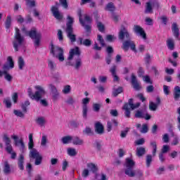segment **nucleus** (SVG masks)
<instances>
[{"instance_id": "obj_35", "label": "nucleus", "mask_w": 180, "mask_h": 180, "mask_svg": "<svg viewBox=\"0 0 180 180\" xmlns=\"http://www.w3.org/2000/svg\"><path fill=\"white\" fill-rule=\"evenodd\" d=\"M67 153L70 155V157H75L77 155V150L74 148H68L67 149Z\"/></svg>"}, {"instance_id": "obj_12", "label": "nucleus", "mask_w": 180, "mask_h": 180, "mask_svg": "<svg viewBox=\"0 0 180 180\" xmlns=\"http://www.w3.org/2000/svg\"><path fill=\"white\" fill-rule=\"evenodd\" d=\"M11 139L14 140V146L15 147H18L21 153H25V143L23 142V139H19V136L15 134L11 135Z\"/></svg>"}, {"instance_id": "obj_1", "label": "nucleus", "mask_w": 180, "mask_h": 180, "mask_svg": "<svg viewBox=\"0 0 180 180\" xmlns=\"http://www.w3.org/2000/svg\"><path fill=\"white\" fill-rule=\"evenodd\" d=\"M81 51H79V48L77 46L71 49L69 57L68 58V62L67 63V65H72V67L78 70L82 65V60H81V57H79Z\"/></svg>"}, {"instance_id": "obj_49", "label": "nucleus", "mask_w": 180, "mask_h": 180, "mask_svg": "<svg viewBox=\"0 0 180 180\" xmlns=\"http://www.w3.org/2000/svg\"><path fill=\"white\" fill-rule=\"evenodd\" d=\"M122 92H123V88L119 87L112 91V95L114 96H117V95H119V94H122Z\"/></svg>"}, {"instance_id": "obj_42", "label": "nucleus", "mask_w": 180, "mask_h": 180, "mask_svg": "<svg viewBox=\"0 0 180 180\" xmlns=\"http://www.w3.org/2000/svg\"><path fill=\"white\" fill-rule=\"evenodd\" d=\"M115 5H113V3H110L107 4L105 6V11H109L110 12H113L115 11Z\"/></svg>"}, {"instance_id": "obj_15", "label": "nucleus", "mask_w": 180, "mask_h": 180, "mask_svg": "<svg viewBox=\"0 0 180 180\" xmlns=\"http://www.w3.org/2000/svg\"><path fill=\"white\" fill-rule=\"evenodd\" d=\"M134 32L136 33V34H137V36H140L142 39H143V40L147 39L146 32H144V30L140 25H134Z\"/></svg>"}, {"instance_id": "obj_11", "label": "nucleus", "mask_w": 180, "mask_h": 180, "mask_svg": "<svg viewBox=\"0 0 180 180\" xmlns=\"http://www.w3.org/2000/svg\"><path fill=\"white\" fill-rule=\"evenodd\" d=\"M139 106H140V103L133 104V99H129V103H125L122 108V109L125 110V116L130 117V110H134V109H137Z\"/></svg>"}, {"instance_id": "obj_48", "label": "nucleus", "mask_w": 180, "mask_h": 180, "mask_svg": "<svg viewBox=\"0 0 180 180\" xmlns=\"http://www.w3.org/2000/svg\"><path fill=\"white\" fill-rule=\"evenodd\" d=\"M30 105V102L29 101H25V103L22 105V109L23 110L24 113H26L27 112V110L26 108Z\"/></svg>"}, {"instance_id": "obj_16", "label": "nucleus", "mask_w": 180, "mask_h": 180, "mask_svg": "<svg viewBox=\"0 0 180 180\" xmlns=\"http://www.w3.org/2000/svg\"><path fill=\"white\" fill-rule=\"evenodd\" d=\"M89 98H83L82 101V114L84 119H86L88 116V105L89 103Z\"/></svg>"}, {"instance_id": "obj_34", "label": "nucleus", "mask_w": 180, "mask_h": 180, "mask_svg": "<svg viewBox=\"0 0 180 180\" xmlns=\"http://www.w3.org/2000/svg\"><path fill=\"white\" fill-rule=\"evenodd\" d=\"M25 160V156L23 154L20 155V157L18 158V167L20 169L23 170V161Z\"/></svg>"}, {"instance_id": "obj_64", "label": "nucleus", "mask_w": 180, "mask_h": 180, "mask_svg": "<svg viewBox=\"0 0 180 180\" xmlns=\"http://www.w3.org/2000/svg\"><path fill=\"white\" fill-rule=\"evenodd\" d=\"M143 80L146 82V84H153L151 79H150L149 76H144Z\"/></svg>"}, {"instance_id": "obj_54", "label": "nucleus", "mask_w": 180, "mask_h": 180, "mask_svg": "<svg viewBox=\"0 0 180 180\" xmlns=\"http://www.w3.org/2000/svg\"><path fill=\"white\" fill-rule=\"evenodd\" d=\"M14 115L18 117H23L25 116V114H23V112L19 110H15Z\"/></svg>"}, {"instance_id": "obj_14", "label": "nucleus", "mask_w": 180, "mask_h": 180, "mask_svg": "<svg viewBox=\"0 0 180 180\" xmlns=\"http://www.w3.org/2000/svg\"><path fill=\"white\" fill-rule=\"evenodd\" d=\"M158 6V1L157 0H149L146 2L145 13H153V8Z\"/></svg>"}, {"instance_id": "obj_6", "label": "nucleus", "mask_w": 180, "mask_h": 180, "mask_svg": "<svg viewBox=\"0 0 180 180\" xmlns=\"http://www.w3.org/2000/svg\"><path fill=\"white\" fill-rule=\"evenodd\" d=\"M50 50L51 54H53V57H56L59 60V61H63L64 60V51L63 49L54 46L53 42L50 44Z\"/></svg>"}, {"instance_id": "obj_37", "label": "nucleus", "mask_w": 180, "mask_h": 180, "mask_svg": "<svg viewBox=\"0 0 180 180\" xmlns=\"http://www.w3.org/2000/svg\"><path fill=\"white\" fill-rule=\"evenodd\" d=\"M146 153V148L143 147H139L136 148V155L138 157H141V155H143V154Z\"/></svg>"}, {"instance_id": "obj_23", "label": "nucleus", "mask_w": 180, "mask_h": 180, "mask_svg": "<svg viewBox=\"0 0 180 180\" xmlns=\"http://www.w3.org/2000/svg\"><path fill=\"white\" fill-rule=\"evenodd\" d=\"M156 103L153 102V101H150L149 103V109L150 110H153V112L157 110V108H158V105H160V98H156Z\"/></svg>"}, {"instance_id": "obj_36", "label": "nucleus", "mask_w": 180, "mask_h": 180, "mask_svg": "<svg viewBox=\"0 0 180 180\" xmlns=\"http://www.w3.org/2000/svg\"><path fill=\"white\" fill-rule=\"evenodd\" d=\"M18 64L19 69L23 70V67H25V60L22 56L18 57Z\"/></svg>"}, {"instance_id": "obj_62", "label": "nucleus", "mask_w": 180, "mask_h": 180, "mask_svg": "<svg viewBox=\"0 0 180 180\" xmlns=\"http://www.w3.org/2000/svg\"><path fill=\"white\" fill-rule=\"evenodd\" d=\"M4 78L6 79V81L11 82L12 81V76L6 72V71H4Z\"/></svg>"}, {"instance_id": "obj_20", "label": "nucleus", "mask_w": 180, "mask_h": 180, "mask_svg": "<svg viewBox=\"0 0 180 180\" xmlns=\"http://www.w3.org/2000/svg\"><path fill=\"white\" fill-rule=\"evenodd\" d=\"M15 67V64L13 63V59L12 56H8L7 58V63L4 65L3 70H11Z\"/></svg>"}, {"instance_id": "obj_63", "label": "nucleus", "mask_w": 180, "mask_h": 180, "mask_svg": "<svg viewBox=\"0 0 180 180\" xmlns=\"http://www.w3.org/2000/svg\"><path fill=\"white\" fill-rule=\"evenodd\" d=\"M16 20L18 23H23L25 22V18L20 15L16 16Z\"/></svg>"}, {"instance_id": "obj_28", "label": "nucleus", "mask_w": 180, "mask_h": 180, "mask_svg": "<svg viewBox=\"0 0 180 180\" xmlns=\"http://www.w3.org/2000/svg\"><path fill=\"white\" fill-rule=\"evenodd\" d=\"M95 130L98 134H102L103 133V125L101 122H96L95 124Z\"/></svg>"}, {"instance_id": "obj_52", "label": "nucleus", "mask_w": 180, "mask_h": 180, "mask_svg": "<svg viewBox=\"0 0 180 180\" xmlns=\"http://www.w3.org/2000/svg\"><path fill=\"white\" fill-rule=\"evenodd\" d=\"M97 39L100 44L103 47L105 46V40L103 39V37H102V35L98 34Z\"/></svg>"}, {"instance_id": "obj_13", "label": "nucleus", "mask_w": 180, "mask_h": 180, "mask_svg": "<svg viewBox=\"0 0 180 180\" xmlns=\"http://www.w3.org/2000/svg\"><path fill=\"white\" fill-rule=\"evenodd\" d=\"M129 48H130V49L134 51V53H138V50L136 49V44L134 43V41H131V40H128V41H125L123 44H122V49L123 50H124V51H127V50H129Z\"/></svg>"}, {"instance_id": "obj_40", "label": "nucleus", "mask_w": 180, "mask_h": 180, "mask_svg": "<svg viewBox=\"0 0 180 180\" xmlns=\"http://www.w3.org/2000/svg\"><path fill=\"white\" fill-rule=\"evenodd\" d=\"M37 123L39 124V126H44L46 123V119L43 117H39L37 119Z\"/></svg>"}, {"instance_id": "obj_2", "label": "nucleus", "mask_w": 180, "mask_h": 180, "mask_svg": "<svg viewBox=\"0 0 180 180\" xmlns=\"http://www.w3.org/2000/svg\"><path fill=\"white\" fill-rule=\"evenodd\" d=\"M33 147H34V142L33 141V134H30L28 142V148L30 150V158L35 159V165H40L41 164V160H43V157H41V155H40L39 151L33 148Z\"/></svg>"}, {"instance_id": "obj_18", "label": "nucleus", "mask_w": 180, "mask_h": 180, "mask_svg": "<svg viewBox=\"0 0 180 180\" xmlns=\"http://www.w3.org/2000/svg\"><path fill=\"white\" fill-rule=\"evenodd\" d=\"M124 36L126 39L130 38V34H129V32H127V29H126V27L124 26H122L119 32V39L120 40H124Z\"/></svg>"}, {"instance_id": "obj_44", "label": "nucleus", "mask_w": 180, "mask_h": 180, "mask_svg": "<svg viewBox=\"0 0 180 180\" xmlns=\"http://www.w3.org/2000/svg\"><path fill=\"white\" fill-rule=\"evenodd\" d=\"M82 178H87V176H89V169L88 168H84L82 171Z\"/></svg>"}, {"instance_id": "obj_51", "label": "nucleus", "mask_w": 180, "mask_h": 180, "mask_svg": "<svg viewBox=\"0 0 180 180\" xmlns=\"http://www.w3.org/2000/svg\"><path fill=\"white\" fill-rule=\"evenodd\" d=\"M63 92L65 94H70V92H71V86H70V85L65 86L63 89Z\"/></svg>"}, {"instance_id": "obj_47", "label": "nucleus", "mask_w": 180, "mask_h": 180, "mask_svg": "<svg viewBox=\"0 0 180 180\" xmlns=\"http://www.w3.org/2000/svg\"><path fill=\"white\" fill-rule=\"evenodd\" d=\"M97 27H98L99 32H101V33H103V32H105V25L103 24H102V22H98Z\"/></svg>"}, {"instance_id": "obj_46", "label": "nucleus", "mask_w": 180, "mask_h": 180, "mask_svg": "<svg viewBox=\"0 0 180 180\" xmlns=\"http://www.w3.org/2000/svg\"><path fill=\"white\" fill-rule=\"evenodd\" d=\"M41 146L42 147H46V146H47V136L46 135L42 136V138L41 140Z\"/></svg>"}, {"instance_id": "obj_53", "label": "nucleus", "mask_w": 180, "mask_h": 180, "mask_svg": "<svg viewBox=\"0 0 180 180\" xmlns=\"http://www.w3.org/2000/svg\"><path fill=\"white\" fill-rule=\"evenodd\" d=\"M4 172L5 174H9L11 172V167H9V164L7 162L4 163Z\"/></svg>"}, {"instance_id": "obj_7", "label": "nucleus", "mask_w": 180, "mask_h": 180, "mask_svg": "<svg viewBox=\"0 0 180 180\" xmlns=\"http://www.w3.org/2000/svg\"><path fill=\"white\" fill-rule=\"evenodd\" d=\"M135 162L133 159L128 158L126 159L124 167H125V174L126 175H128V176H130L131 178H133L135 175L134 170H133V168H134Z\"/></svg>"}, {"instance_id": "obj_33", "label": "nucleus", "mask_w": 180, "mask_h": 180, "mask_svg": "<svg viewBox=\"0 0 180 180\" xmlns=\"http://www.w3.org/2000/svg\"><path fill=\"white\" fill-rule=\"evenodd\" d=\"M48 68H49V70H51V71H54V70H56V68H57V65L56 64V63H54V61H53L51 60H48Z\"/></svg>"}, {"instance_id": "obj_39", "label": "nucleus", "mask_w": 180, "mask_h": 180, "mask_svg": "<svg viewBox=\"0 0 180 180\" xmlns=\"http://www.w3.org/2000/svg\"><path fill=\"white\" fill-rule=\"evenodd\" d=\"M150 146L153 148L152 154L153 157H155V153H157V142L155 141L150 142Z\"/></svg>"}, {"instance_id": "obj_4", "label": "nucleus", "mask_w": 180, "mask_h": 180, "mask_svg": "<svg viewBox=\"0 0 180 180\" xmlns=\"http://www.w3.org/2000/svg\"><path fill=\"white\" fill-rule=\"evenodd\" d=\"M22 34L29 36L32 40H34V44L35 47H39L40 46V41L41 40V33L37 32L36 28L32 29L30 32L26 30L25 27L22 28Z\"/></svg>"}, {"instance_id": "obj_24", "label": "nucleus", "mask_w": 180, "mask_h": 180, "mask_svg": "<svg viewBox=\"0 0 180 180\" xmlns=\"http://www.w3.org/2000/svg\"><path fill=\"white\" fill-rule=\"evenodd\" d=\"M131 84L134 88V89L139 90L141 86H140V83L137 82L136 79V76L134 75H131Z\"/></svg>"}, {"instance_id": "obj_10", "label": "nucleus", "mask_w": 180, "mask_h": 180, "mask_svg": "<svg viewBox=\"0 0 180 180\" xmlns=\"http://www.w3.org/2000/svg\"><path fill=\"white\" fill-rule=\"evenodd\" d=\"M72 23H74V18L68 15L66 32L68 33V37L70 39L72 43L75 41V34L72 33Z\"/></svg>"}, {"instance_id": "obj_61", "label": "nucleus", "mask_w": 180, "mask_h": 180, "mask_svg": "<svg viewBox=\"0 0 180 180\" xmlns=\"http://www.w3.org/2000/svg\"><path fill=\"white\" fill-rule=\"evenodd\" d=\"M168 151H169V146L164 145L162 148V153L163 154H165V153H168Z\"/></svg>"}, {"instance_id": "obj_22", "label": "nucleus", "mask_w": 180, "mask_h": 180, "mask_svg": "<svg viewBox=\"0 0 180 180\" xmlns=\"http://www.w3.org/2000/svg\"><path fill=\"white\" fill-rule=\"evenodd\" d=\"M172 31L176 39H179V28L178 27V25L176 23H173L172 25Z\"/></svg>"}, {"instance_id": "obj_9", "label": "nucleus", "mask_w": 180, "mask_h": 180, "mask_svg": "<svg viewBox=\"0 0 180 180\" xmlns=\"http://www.w3.org/2000/svg\"><path fill=\"white\" fill-rule=\"evenodd\" d=\"M3 141L6 144V151H7L8 154H11L12 160H15V158H16V153L13 151V148H12V145H11V138H9L8 135L4 134L3 136Z\"/></svg>"}, {"instance_id": "obj_21", "label": "nucleus", "mask_w": 180, "mask_h": 180, "mask_svg": "<svg viewBox=\"0 0 180 180\" xmlns=\"http://www.w3.org/2000/svg\"><path fill=\"white\" fill-rule=\"evenodd\" d=\"M51 12L54 16L57 19V20H61L63 19V14L58 11V8L56 6H53L51 8Z\"/></svg>"}, {"instance_id": "obj_43", "label": "nucleus", "mask_w": 180, "mask_h": 180, "mask_svg": "<svg viewBox=\"0 0 180 180\" xmlns=\"http://www.w3.org/2000/svg\"><path fill=\"white\" fill-rule=\"evenodd\" d=\"M11 23H12V18L11 15H8L5 22L6 29H9L11 27Z\"/></svg>"}, {"instance_id": "obj_57", "label": "nucleus", "mask_w": 180, "mask_h": 180, "mask_svg": "<svg viewBox=\"0 0 180 180\" xmlns=\"http://www.w3.org/2000/svg\"><path fill=\"white\" fill-rule=\"evenodd\" d=\"M4 102L6 106V108H11V106H12V103L11 102V98H5Z\"/></svg>"}, {"instance_id": "obj_60", "label": "nucleus", "mask_w": 180, "mask_h": 180, "mask_svg": "<svg viewBox=\"0 0 180 180\" xmlns=\"http://www.w3.org/2000/svg\"><path fill=\"white\" fill-rule=\"evenodd\" d=\"M93 109L94 112H99V110L101 109V104L94 103L93 105Z\"/></svg>"}, {"instance_id": "obj_26", "label": "nucleus", "mask_w": 180, "mask_h": 180, "mask_svg": "<svg viewBox=\"0 0 180 180\" xmlns=\"http://www.w3.org/2000/svg\"><path fill=\"white\" fill-rule=\"evenodd\" d=\"M118 123L116 120H112L111 122H108L107 124V130L108 131H110L112 127H117Z\"/></svg>"}, {"instance_id": "obj_30", "label": "nucleus", "mask_w": 180, "mask_h": 180, "mask_svg": "<svg viewBox=\"0 0 180 180\" xmlns=\"http://www.w3.org/2000/svg\"><path fill=\"white\" fill-rule=\"evenodd\" d=\"M136 127H137V129H139L141 133H147V131H148V126L147 125V124H143L142 125V127H141V124H138L136 125ZM140 127H141V128H140Z\"/></svg>"}, {"instance_id": "obj_31", "label": "nucleus", "mask_w": 180, "mask_h": 180, "mask_svg": "<svg viewBox=\"0 0 180 180\" xmlns=\"http://www.w3.org/2000/svg\"><path fill=\"white\" fill-rule=\"evenodd\" d=\"M61 141L63 144H70V143H72V136H66L62 138Z\"/></svg>"}, {"instance_id": "obj_50", "label": "nucleus", "mask_w": 180, "mask_h": 180, "mask_svg": "<svg viewBox=\"0 0 180 180\" xmlns=\"http://www.w3.org/2000/svg\"><path fill=\"white\" fill-rule=\"evenodd\" d=\"M153 161V156L151 155H148L146 156V166L148 167L151 165V162Z\"/></svg>"}, {"instance_id": "obj_3", "label": "nucleus", "mask_w": 180, "mask_h": 180, "mask_svg": "<svg viewBox=\"0 0 180 180\" xmlns=\"http://www.w3.org/2000/svg\"><path fill=\"white\" fill-rule=\"evenodd\" d=\"M35 93H33L32 88L27 89L28 96L31 99H34L35 101H40L43 96L46 95V91L44 88L40 85L34 86Z\"/></svg>"}, {"instance_id": "obj_17", "label": "nucleus", "mask_w": 180, "mask_h": 180, "mask_svg": "<svg viewBox=\"0 0 180 180\" xmlns=\"http://www.w3.org/2000/svg\"><path fill=\"white\" fill-rule=\"evenodd\" d=\"M135 117L146 119V120H150L151 119V115L147 113V110H146V109L136 111Z\"/></svg>"}, {"instance_id": "obj_32", "label": "nucleus", "mask_w": 180, "mask_h": 180, "mask_svg": "<svg viewBox=\"0 0 180 180\" xmlns=\"http://www.w3.org/2000/svg\"><path fill=\"white\" fill-rule=\"evenodd\" d=\"M110 71L113 77V81H119V77L116 75V66H112Z\"/></svg>"}, {"instance_id": "obj_29", "label": "nucleus", "mask_w": 180, "mask_h": 180, "mask_svg": "<svg viewBox=\"0 0 180 180\" xmlns=\"http://www.w3.org/2000/svg\"><path fill=\"white\" fill-rule=\"evenodd\" d=\"M86 168L90 169L91 172H96L98 171V166L95 163L89 162L86 164Z\"/></svg>"}, {"instance_id": "obj_5", "label": "nucleus", "mask_w": 180, "mask_h": 180, "mask_svg": "<svg viewBox=\"0 0 180 180\" xmlns=\"http://www.w3.org/2000/svg\"><path fill=\"white\" fill-rule=\"evenodd\" d=\"M15 39L13 42V47L15 51H18L20 49H23V44L25 43V38L20 35V30L18 29V27L15 28Z\"/></svg>"}, {"instance_id": "obj_41", "label": "nucleus", "mask_w": 180, "mask_h": 180, "mask_svg": "<svg viewBox=\"0 0 180 180\" xmlns=\"http://www.w3.org/2000/svg\"><path fill=\"white\" fill-rule=\"evenodd\" d=\"M65 102V103H67V105H74L75 103V100L74 99V98L68 96Z\"/></svg>"}, {"instance_id": "obj_38", "label": "nucleus", "mask_w": 180, "mask_h": 180, "mask_svg": "<svg viewBox=\"0 0 180 180\" xmlns=\"http://www.w3.org/2000/svg\"><path fill=\"white\" fill-rule=\"evenodd\" d=\"M180 96V87L176 86L174 87V99L177 101Z\"/></svg>"}, {"instance_id": "obj_56", "label": "nucleus", "mask_w": 180, "mask_h": 180, "mask_svg": "<svg viewBox=\"0 0 180 180\" xmlns=\"http://www.w3.org/2000/svg\"><path fill=\"white\" fill-rule=\"evenodd\" d=\"M134 176H138V178H141L143 176V171L141 170H134Z\"/></svg>"}, {"instance_id": "obj_25", "label": "nucleus", "mask_w": 180, "mask_h": 180, "mask_svg": "<svg viewBox=\"0 0 180 180\" xmlns=\"http://www.w3.org/2000/svg\"><path fill=\"white\" fill-rule=\"evenodd\" d=\"M166 43L169 50H174V49H175V41L174 39L168 38Z\"/></svg>"}, {"instance_id": "obj_19", "label": "nucleus", "mask_w": 180, "mask_h": 180, "mask_svg": "<svg viewBox=\"0 0 180 180\" xmlns=\"http://www.w3.org/2000/svg\"><path fill=\"white\" fill-rule=\"evenodd\" d=\"M49 88L51 91L53 101H58V99L60 98V93H58L57 88L53 84H50Z\"/></svg>"}, {"instance_id": "obj_58", "label": "nucleus", "mask_w": 180, "mask_h": 180, "mask_svg": "<svg viewBox=\"0 0 180 180\" xmlns=\"http://www.w3.org/2000/svg\"><path fill=\"white\" fill-rule=\"evenodd\" d=\"M27 6H34L36 5V2L34 0H26Z\"/></svg>"}, {"instance_id": "obj_59", "label": "nucleus", "mask_w": 180, "mask_h": 180, "mask_svg": "<svg viewBox=\"0 0 180 180\" xmlns=\"http://www.w3.org/2000/svg\"><path fill=\"white\" fill-rule=\"evenodd\" d=\"M84 133L85 134H87L88 136H91L94 134V132L92 131V129L89 127H86L85 130L84 131Z\"/></svg>"}, {"instance_id": "obj_45", "label": "nucleus", "mask_w": 180, "mask_h": 180, "mask_svg": "<svg viewBox=\"0 0 180 180\" xmlns=\"http://www.w3.org/2000/svg\"><path fill=\"white\" fill-rule=\"evenodd\" d=\"M108 178L106 177V174L101 173L100 174H97L96 176V180H106Z\"/></svg>"}, {"instance_id": "obj_55", "label": "nucleus", "mask_w": 180, "mask_h": 180, "mask_svg": "<svg viewBox=\"0 0 180 180\" xmlns=\"http://www.w3.org/2000/svg\"><path fill=\"white\" fill-rule=\"evenodd\" d=\"M105 39L107 41H115V40H116V37H115V35L108 34L106 36Z\"/></svg>"}, {"instance_id": "obj_27", "label": "nucleus", "mask_w": 180, "mask_h": 180, "mask_svg": "<svg viewBox=\"0 0 180 180\" xmlns=\"http://www.w3.org/2000/svg\"><path fill=\"white\" fill-rule=\"evenodd\" d=\"M72 143L75 146H82L84 141L77 136H72Z\"/></svg>"}, {"instance_id": "obj_8", "label": "nucleus", "mask_w": 180, "mask_h": 180, "mask_svg": "<svg viewBox=\"0 0 180 180\" xmlns=\"http://www.w3.org/2000/svg\"><path fill=\"white\" fill-rule=\"evenodd\" d=\"M77 15L79 16V20L82 25L86 30V32H89L91 30V25H89V23H91V17L84 15V20H82V11L81 9H79L77 11Z\"/></svg>"}]
</instances>
